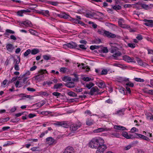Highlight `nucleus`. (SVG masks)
<instances>
[{
	"label": "nucleus",
	"instance_id": "1",
	"mask_svg": "<svg viewBox=\"0 0 153 153\" xmlns=\"http://www.w3.org/2000/svg\"><path fill=\"white\" fill-rule=\"evenodd\" d=\"M104 143V140L101 138L95 137L90 141L89 143V146L92 148L97 149L100 144Z\"/></svg>",
	"mask_w": 153,
	"mask_h": 153
},
{
	"label": "nucleus",
	"instance_id": "2",
	"mask_svg": "<svg viewBox=\"0 0 153 153\" xmlns=\"http://www.w3.org/2000/svg\"><path fill=\"white\" fill-rule=\"evenodd\" d=\"M46 72V70H41L39 71V74L34 76V78L37 80H41L44 78L43 74Z\"/></svg>",
	"mask_w": 153,
	"mask_h": 153
},
{
	"label": "nucleus",
	"instance_id": "3",
	"mask_svg": "<svg viewBox=\"0 0 153 153\" xmlns=\"http://www.w3.org/2000/svg\"><path fill=\"white\" fill-rule=\"evenodd\" d=\"M82 126V123L80 122L72 124L70 126V130L72 131H75L80 128Z\"/></svg>",
	"mask_w": 153,
	"mask_h": 153
},
{
	"label": "nucleus",
	"instance_id": "4",
	"mask_svg": "<svg viewBox=\"0 0 153 153\" xmlns=\"http://www.w3.org/2000/svg\"><path fill=\"white\" fill-rule=\"evenodd\" d=\"M118 48L117 47H112L111 49V52L113 53L112 56L114 57H117L120 56L121 54L118 51Z\"/></svg>",
	"mask_w": 153,
	"mask_h": 153
},
{
	"label": "nucleus",
	"instance_id": "5",
	"mask_svg": "<svg viewBox=\"0 0 153 153\" xmlns=\"http://www.w3.org/2000/svg\"><path fill=\"white\" fill-rule=\"evenodd\" d=\"M107 148V147L106 145L100 144L97 149V150L96 153H103Z\"/></svg>",
	"mask_w": 153,
	"mask_h": 153
},
{
	"label": "nucleus",
	"instance_id": "6",
	"mask_svg": "<svg viewBox=\"0 0 153 153\" xmlns=\"http://www.w3.org/2000/svg\"><path fill=\"white\" fill-rule=\"evenodd\" d=\"M18 59H14L13 61V64L15 69L16 71H19V64L20 61V58L19 56H17Z\"/></svg>",
	"mask_w": 153,
	"mask_h": 153
},
{
	"label": "nucleus",
	"instance_id": "7",
	"mask_svg": "<svg viewBox=\"0 0 153 153\" xmlns=\"http://www.w3.org/2000/svg\"><path fill=\"white\" fill-rule=\"evenodd\" d=\"M53 124L54 125L56 126H62L65 128H67L68 127V125L66 122L63 121L61 122L57 121L56 123H54Z\"/></svg>",
	"mask_w": 153,
	"mask_h": 153
},
{
	"label": "nucleus",
	"instance_id": "8",
	"mask_svg": "<svg viewBox=\"0 0 153 153\" xmlns=\"http://www.w3.org/2000/svg\"><path fill=\"white\" fill-rule=\"evenodd\" d=\"M89 94L91 95H92L98 94H100V92H99V90L98 88L96 86H95L92 88L91 89Z\"/></svg>",
	"mask_w": 153,
	"mask_h": 153
},
{
	"label": "nucleus",
	"instance_id": "9",
	"mask_svg": "<svg viewBox=\"0 0 153 153\" xmlns=\"http://www.w3.org/2000/svg\"><path fill=\"white\" fill-rule=\"evenodd\" d=\"M123 59L128 62H133L134 63H135L136 62L134 60V58L133 57L131 58L128 56L127 55H125L123 57Z\"/></svg>",
	"mask_w": 153,
	"mask_h": 153
},
{
	"label": "nucleus",
	"instance_id": "10",
	"mask_svg": "<svg viewBox=\"0 0 153 153\" xmlns=\"http://www.w3.org/2000/svg\"><path fill=\"white\" fill-rule=\"evenodd\" d=\"M96 84L99 88H104L105 86V85L104 82L101 80H98L96 81Z\"/></svg>",
	"mask_w": 153,
	"mask_h": 153
},
{
	"label": "nucleus",
	"instance_id": "11",
	"mask_svg": "<svg viewBox=\"0 0 153 153\" xmlns=\"http://www.w3.org/2000/svg\"><path fill=\"white\" fill-rule=\"evenodd\" d=\"M7 50L9 52H12L14 49V46L13 44H6Z\"/></svg>",
	"mask_w": 153,
	"mask_h": 153
},
{
	"label": "nucleus",
	"instance_id": "12",
	"mask_svg": "<svg viewBox=\"0 0 153 153\" xmlns=\"http://www.w3.org/2000/svg\"><path fill=\"white\" fill-rule=\"evenodd\" d=\"M64 46L68 48H76L77 47V45L75 42H71L69 43L64 44Z\"/></svg>",
	"mask_w": 153,
	"mask_h": 153
},
{
	"label": "nucleus",
	"instance_id": "13",
	"mask_svg": "<svg viewBox=\"0 0 153 153\" xmlns=\"http://www.w3.org/2000/svg\"><path fill=\"white\" fill-rule=\"evenodd\" d=\"M103 35H105V36L108 38H115L116 36L115 34L106 30L104 31V34Z\"/></svg>",
	"mask_w": 153,
	"mask_h": 153
},
{
	"label": "nucleus",
	"instance_id": "14",
	"mask_svg": "<svg viewBox=\"0 0 153 153\" xmlns=\"http://www.w3.org/2000/svg\"><path fill=\"white\" fill-rule=\"evenodd\" d=\"M63 153H74V149L73 147H68L66 148Z\"/></svg>",
	"mask_w": 153,
	"mask_h": 153
},
{
	"label": "nucleus",
	"instance_id": "15",
	"mask_svg": "<svg viewBox=\"0 0 153 153\" xmlns=\"http://www.w3.org/2000/svg\"><path fill=\"white\" fill-rule=\"evenodd\" d=\"M30 12V10H23L18 11L17 12V15L19 16H23V13Z\"/></svg>",
	"mask_w": 153,
	"mask_h": 153
},
{
	"label": "nucleus",
	"instance_id": "16",
	"mask_svg": "<svg viewBox=\"0 0 153 153\" xmlns=\"http://www.w3.org/2000/svg\"><path fill=\"white\" fill-rule=\"evenodd\" d=\"M110 130V129L108 128H99L96 129H95L94 131V133H99L101 132H102L104 131H107Z\"/></svg>",
	"mask_w": 153,
	"mask_h": 153
},
{
	"label": "nucleus",
	"instance_id": "17",
	"mask_svg": "<svg viewBox=\"0 0 153 153\" xmlns=\"http://www.w3.org/2000/svg\"><path fill=\"white\" fill-rule=\"evenodd\" d=\"M144 21L146 22L144 23V25H146L151 27H153V20L145 19Z\"/></svg>",
	"mask_w": 153,
	"mask_h": 153
},
{
	"label": "nucleus",
	"instance_id": "18",
	"mask_svg": "<svg viewBox=\"0 0 153 153\" xmlns=\"http://www.w3.org/2000/svg\"><path fill=\"white\" fill-rule=\"evenodd\" d=\"M46 141L48 143L49 145H51L53 143H55V140L51 137H48L47 138Z\"/></svg>",
	"mask_w": 153,
	"mask_h": 153
},
{
	"label": "nucleus",
	"instance_id": "19",
	"mask_svg": "<svg viewBox=\"0 0 153 153\" xmlns=\"http://www.w3.org/2000/svg\"><path fill=\"white\" fill-rule=\"evenodd\" d=\"M65 85L69 88H74L75 86V84L74 82L70 81L65 83Z\"/></svg>",
	"mask_w": 153,
	"mask_h": 153
},
{
	"label": "nucleus",
	"instance_id": "20",
	"mask_svg": "<svg viewBox=\"0 0 153 153\" xmlns=\"http://www.w3.org/2000/svg\"><path fill=\"white\" fill-rule=\"evenodd\" d=\"M94 123V120L90 118L87 119L86 121V124L89 126H90L93 125Z\"/></svg>",
	"mask_w": 153,
	"mask_h": 153
},
{
	"label": "nucleus",
	"instance_id": "21",
	"mask_svg": "<svg viewBox=\"0 0 153 153\" xmlns=\"http://www.w3.org/2000/svg\"><path fill=\"white\" fill-rule=\"evenodd\" d=\"M122 134L123 136L127 139L131 138L132 136V135L131 134L128 135V133L126 131L123 132Z\"/></svg>",
	"mask_w": 153,
	"mask_h": 153
},
{
	"label": "nucleus",
	"instance_id": "22",
	"mask_svg": "<svg viewBox=\"0 0 153 153\" xmlns=\"http://www.w3.org/2000/svg\"><path fill=\"white\" fill-rule=\"evenodd\" d=\"M21 24L24 25L26 27H31L32 25L31 22L28 20L23 21L21 23Z\"/></svg>",
	"mask_w": 153,
	"mask_h": 153
},
{
	"label": "nucleus",
	"instance_id": "23",
	"mask_svg": "<svg viewBox=\"0 0 153 153\" xmlns=\"http://www.w3.org/2000/svg\"><path fill=\"white\" fill-rule=\"evenodd\" d=\"M114 128L117 130H124L126 129V128L123 126L118 125L114 126Z\"/></svg>",
	"mask_w": 153,
	"mask_h": 153
},
{
	"label": "nucleus",
	"instance_id": "24",
	"mask_svg": "<svg viewBox=\"0 0 153 153\" xmlns=\"http://www.w3.org/2000/svg\"><path fill=\"white\" fill-rule=\"evenodd\" d=\"M63 86V85L62 83H59L55 84L53 87V88L57 89L62 88Z\"/></svg>",
	"mask_w": 153,
	"mask_h": 153
},
{
	"label": "nucleus",
	"instance_id": "25",
	"mask_svg": "<svg viewBox=\"0 0 153 153\" xmlns=\"http://www.w3.org/2000/svg\"><path fill=\"white\" fill-rule=\"evenodd\" d=\"M62 80L65 82H69L71 81V78L70 77L65 76L62 78Z\"/></svg>",
	"mask_w": 153,
	"mask_h": 153
},
{
	"label": "nucleus",
	"instance_id": "26",
	"mask_svg": "<svg viewBox=\"0 0 153 153\" xmlns=\"http://www.w3.org/2000/svg\"><path fill=\"white\" fill-rule=\"evenodd\" d=\"M137 134V136H138L139 137L143 139L144 140H145L147 141H148L149 140V139L148 137H146V136L144 135H143L141 134Z\"/></svg>",
	"mask_w": 153,
	"mask_h": 153
},
{
	"label": "nucleus",
	"instance_id": "27",
	"mask_svg": "<svg viewBox=\"0 0 153 153\" xmlns=\"http://www.w3.org/2000/svg\"><path fill=\"white\" fill-rule=\"evenodd\" d=\"M74 77L71 79V80L74 82H78L79 81V78L78 75L76 74H74Z\"/></svg>",
	"mask_w": 153,
	"mask_h": 153
},
{
	"label": "nucleus",
	"instance_id": "28",
	"mask_svg": "<svg viewBox=\"0 0 153 153\" xmlns=\"http://www.w3.org/2000/svg\"><path fill=\"white\" fill-rule=\"evenodd\" d=\"M42 15L47 16H50L49 11L48 10H42Z\"/></svg>",
	"mask_w": 153,
	"mask_h": 153
},
{
	"label": "nucleus",
	"instance_id": "29",
	"mask_svg": "<svg viewBox=\"0 0 153 153\" xmlns=\"http://www.w3.org/2000/svg\"><path fill=\"white\" fill-rule=\"evenodd\" d=\"M39 52V51L38 49H34L31 51V53L32 54L35 55Z\"/></svg>",
	"mask_w": 153,
	"mask_h": 153
},
{
	"label": "nucleus",
	"instance_id": "30",
	"mask_svg": "<svg viewBox=\"0 0 153 153\" xmlns=\"http://www.w3.org/2000/svg\"><path fill=\"white\" fill-rule=\"evenodd\" d=\"M71 18V20L72 21V22L74 23H76L80 24H81V23H82V22L79 21L78 19H74V18Z\"/></svg>",
	"mask_w": 153,
	"mask_h": 153
},
{
	"label": "nucleus",
	"instance_id": "31",
	"mask_svg": "<svg viewBox=\"0 0 153 153\" xmlns=\"http://www.w3.org/2000/svg\"><path fill=\"white\" fill-rule=\"evenodd\" d=\"M136 60L138 64L141 66H143L144 65L143 61L139 58H137Z\"/></svg>",
	"mask_w": 153,
	"mask_h": 153
},
{
	"label": "nucleus",
	"instance_id": "32",
	"mask_svg": "<svg viewBox=\"0 0 153 153\" xmlns=\"http://www.w3.org/2000/svg\"><path fill=\"white\" fill-rule=\"evenodd\" d=\"M68 95L71 97H76L77 96V95L73 91H70L68 93Z\"/></svg>",
	"mask_w": 153,
	"mask_h": 153
},
{
	"label": "nucleus",
	"instance_id": "33",
	"mask_svg": "<svg viewBox=\"0 0 153 153\" xmlns=\"http://www.w3.org/2000/svg\"><path fill=\"white\" fill-rule=\"evenodd\" d=\"M94 85L93 83L91 82H90L88 84H87L86 85V87L88 89H90Z\"/></svg>",
	"mask_w": 153,
	"mask_h": 153
},
{
	"label": "nucleus",
	"instance_id": "34",
	"mask_svg": "<svg viewBox=\"0 0 153 153\" xmlns=\"http://www.w3.org/2000/svg\"><path fill=\"white\" fill-rule=\"evenodd\" d=\"M9 120V118H2L0 119V123H5L7 122V121L8 120Z\"/></svg>",
	"mask_w": 153,
	"mask_h": 153
},
{
	"label": "nucleus",
	"instance_id": "35",
	"mask_svg": "<svg viewBox=\"0 0 153 153\" xmlns=\"http://www.w3.org/2000/svg\"><path fill=\"white\" fill-rule=\"evenodd\" d=\"M52 95L56 97L57 98H58L60 96L61 94L60 93L58 92H54L53 93Z\"/></svg>",
	"mask_w": 153,
	"mask_h": 153
},
{
	"label": "nucleus",
	"instance_id": "36",
	"mask_svg": "<svg viewBox=\"0 0 153 153\" xmlns=\"http://www.w3.org/2000/svg\"><path fill=\"white\" fill-rule=\"evenodd\" d=\"M147 118L148 119L153 120V115L150 114H148L147 115Z\"/></svg>",
	"mask_w": 153,
	"mask_h": 153
},
{
	"label": "nucleus",
	"instance_id": "37",
	"mask_svg": "<svg viewBox=\"0 0 153 153\" xmlns=\"http://www.w3.org/2000/svg\"><path fill=\"white\" fill-rule=\"evenodd\" d=\"M30 53H31V50L28 49L27 50L26 52L24 53V56H27Z\"/></svg>",
	"mask_w": 153,
	"mask_h": 153
},
{
	"label": "nucleus",
	"instance_id": "38",
	"mask_svg": "<svg viewBox=\"0 0 153 153\" xmlns=\"http://www.w3.org/2000/svg\"><path fill=\"white\" fill-rule=\"evenodd\" d=\"M112 7L114 9L116 10H119L121 9V7L119 5L114 6Z\"/></svg>",
	"mask_w": 153,
	"mask_h": 153
},
{
	"label": "nucleus",
	"instance_id": "39",
	"mask_svg": "<svg viewBox=\"0 0 153 153\" xmlns=\"http://www.w3.org/2000/svg\"><path fill=\"white\" fill-rule=\"evenodd\" d=\"M124 109H121L117 111L116 114H119V115L123 114V112L124 111Z\"/></svg>",
	"mask_w": 153,
	"mask_h": 153
},
{
	"label": "nucleus",
	"instance_id": "40",
	"mask_svg": "<svg viewBox=\"0 0 153 153\" xmlns=\"http://www.w3.org/2000/svg\"><path fill=\"white\" fill-rule=\"evenodd\" d=\"M82 79L84 81L87 82L92 80L91 78L88 77H84L82 78Z\"/></svg>",
	"mask_w": 153,
	"mask_h": 153
},
{
	"label": "nucleus",
	"instance_id": "41",
	"mask_svg": "<svg viewBox=\"0 0 153 153\" xmlns=\"http://www.w3.org/2000/svg\"><path fill=\"white\" fill-rule=\"evenodd\" d=\"M134 79L135 81L138 82H143L144 81L143 79L140 78H135Z\"/></svg>",
	"mask_w": 153,
	"mask_h": 153
},
{
	"label": "nucleus",
	"instance_id": "42",
	"mask_svg": "<svg viewBox=\"0 0 153 153\" xmlns=\"http://www.w3.org/2000/svg\"><path fill=\"white\" fill-rule=\"evenodd\" d=\"M43 59L45 60H47L51 58L50 56L47 55H44L43 56Z\"/></svg>",
	"mask_w": 153,
	"mask_h": 153
},
{
	"label": "nucleus",
	"instance_id": "43",
	"mask_svg": "<svg viewBox=\"0 0 153 153\" xmlns=\"http://www.w3.org/2000/svg\"><path fill=\"white\" fill-rule=\"evenodd\" d=\"M102 51L103 53H106L108 52V50L107 47H104L102 49Z\"/></svg>",
	"mask_w": 153,
	"mask_h": 153
},
{
	"label": "nucleus",
	"instance_id": "44",
	"mask_svg": "<svg viewBox=\"0 0 153 153\" xmlns=\"http://www.w3.org/2000/svg\"><path fill=\"white\" fill-rule=\"evenodd\" d=\"M39 94L41 95H43L44 96H48V94L46 91H40L39 92Z\"/></svg>",
	"mask_w": 153,
	"mask_h": 153
},
{
	"label": "nucleus",
	"instance_id": "45",
	"mask_svg": "<svg viewBox=\"0 0 153 153\" xmlns=\"http://www.w3.org/2000/svg\"><path fill=\"white\" fill-rule=\"evenodd\" d=\"M132 144H129V145L125 147L124 148V149L125 150H127L129 149L132 147Z\"/></svg>",
	"mask_w": 153,
	"mask_h": 153
},
{
	"label": "nucleus",
	"instance_id": "46",
	"mask_svg": "<svg viewBox=\"0 0 153 153\" xmlns=\"http://www.w3.org/2000/svg\"><path fill=\"white\" fill-rule=\"evenodd\" d=\"M70 17L69 15L65 13H63V18L64 19H69Z\"/></svg>",
	"mask_w": 153,
	"mask_h": 153
},
{
	"label": "nucleus",
	"instance_id": "47",
	"mask_svg": "<svg viewBox=\"0 0 153 153\" xmlns=\"http://www.w3.org/2000/svg\"><path fill=\"white\" fill-rule=\"evenodd\" d=\"M67 70V69L64 67L61 68L60 69V71L63 73H65Z\"/></svg>",
	"mask_w": 153,
	"mask_h": 153
},
{
	"label": "nucleus",
	"instance_id": "48",
	"mask_svg": "<svg viewBox=\"0 0 153 153\" xmlns=\"http://www.w3.org/2000/svg\"><path fill=\"white\" fill-rule=\"evenodd\" d=\"M121 27L123 28H130V26L127 25L123 24L121 26Z\"/></svg>",
	"mask_w": 153,
	"mask_h": 153
},
{
	"label": "nucleus",
	"instance_id": "49",
	"mask_svg": "<svg viewBox=\"0 0 153 153\" xmlns=\"http://www.w3.org/2000/svg\"><path fill=\"white\" fill-rule=\"evenodd\" d=\"M108 71L106 69H103L101 73V75H106L107 74Z\"/></svg>",
	"mask_w": 153,
	"mask_h": 153
},
{
	"label": "nucleus",
	"instance_id": "50",
	"mask_svg": "<svg viewBox=\"0 0 153 153\" xmlns=\"http://www.w3.org/2000/svg\"><path fill=\"white\" fill-rule=\"evenodd\" d=\"M141 7L143 9H146L148 7V5L143 4H140Z\"/></svg>",
	"mask_w": 153,
	"mask_h": 153
},
{
	"label": "nucleus",
	"instance_id": "51",
	"mask_svg": "<svg viewBox=\"0 0 153 153\" xmlns=\"http://www.w3.org/2000/svg\"><path fill=\"white\" fill-rule=\"evenodd\" d=\"M128 46L129 47L134 48L135 47V44L133 43H128Z\"/></svg>",
	"mask_w": 153,
	"mask_h": 153
},
{
	"label": "nucleus",
	"instance_id": "52",
	"mask_svg": "<svg viewBox=\"0 0 153 153\" xmlns=\"http://www.w3.org/2000/svg\"><path fill=\"white\" fill-rule=\"evenodd\" d=\"M27 78H24L23 80V83H24V84H22V83H20V85H24L25 84H26V83H27L28 82L27 81Z\"/></svg>",
	"mask_w": 153,
	"mask_h": 153
},
{
	"label": "nucleus",
	"instance_id": "53",
	"mask_svg": "<svg viewBox=\"0 0 153 153\" xmlns=\"http://www.w3.org/2000/svg\"><path fill=\"white\" fill-rule=\"evenodd\" d=\"M50 4L54 6H56L58 4V2L55 1H50Z\"/></svg>",
	"mask_w": 153,
	"mask_h": 153
},
{
	"label": "nucleus",
	"instance_id": "54",
	"mask_svg": "<svg viewBox=\"0 0 153 153\" xmlns=\"http://www.w3.org/2000/svg\"><path fill=\"white\" fill-rule=\"evenodd\" d=\"M126 85L129 86L130 87H133L134 86V84L132 83L131 82H128L126 84Z\"/></svg>",
	"mask_w": 153,
	"mask_h": 153
},
{
	"label": "nucleus",
	"instance_id": "55",
	"mask_svg": "<svg viewBox=\"0 0 153 153\" xmlns=\"http://www.w3.org/2000/svg\"><path fill=\"white\" fill-rule=\"evenodd\" d=\"M123 22V21L122 19H119L118 22V23L119 25H120V27L123 24L122 23Z\"/></svg>",
	"mask_w": 153,
	"mask_h": 153
},
{
	"label": "nucleus",
	"instance_id": "56",
	"mask_svg": "<svg viewBox=\"0 0 153 153\" xmlns=\"http://www.w3.org/2000/svg\"><path fill=\"white\" fill-rule=\"evenodd\" d=\"M136 38L139 40H141L143 39L142 36L140 34L138 35Z\"/></svg>",
	"mask_w": 153,
	"mask_h": 153
},
{
	"label": "nucleus",
	"instance_id": "57",
	"mask_svg": "<svg viewBox=\"0 0 153 153\" xmlns=\"http://www.w3.org/2000/svg\"><path fill=\"white\" fill-rule=\"evenodd\" d=\"M31 149L33 151H37L39 150V147H33L31 148Z\"/></svg>",
	"mask_w": 153,
	"mask_h": 153
},
{
	"label": "nucleus",
	"instance_id": "58",
	"mask_svg": "<svg viewBox=\"0 0 153 153\" xmlns=\"http://www.w3.org/2000/svg\"><path fill=\"white\" fill-rule=\"evenodd\" d=\"M104 31H105V30H102V29H99L98 30V32L100 34L104 35Z\"/></svg>",
	"mask_w": 153,
	"mask_h": 153
},
{
	"label": "nucleus",
	"instance_id": "59",
	"mask_svg": "<svg viewBox=\"0 0 153 153\" xmlns=\"http://www.w3.org/2000/svg\"><path fill=\"white\" fill-rule=\"evenodd\" d=\"M6 32L11 34H14L15 33L14 31L9 29H7L6 30Z\"/></svg>",
	"mask_w": 153,
	"mask_h": 153
},
{
	"label": "nucleus",
	"instance_id": "60",
	"mask_svg": "<svg viewBox=\"0 0 153 153\" xmlns=\"http://www.w3.org/2000/svg\"><path fill=\"white\" fill-rule=\"evenodd\" d=\"M85 114H87L90 116H91V113L90 110H86L85 112Z\"/></svg>",
	"mask_w": 153,
	"mask_h": 153
},
{
	"label": "nucleus",
	"instance_id": "61",
	"mask_svg": "<svg viewBox=\"0 0 153 153\" xmlns=\"http://www.w3.org/2000/svg\"><path fill=\"white\" fill-rule=\"evenodd\" d=\"M27 89L28 91L31 92H34L36 91V90L34 88H27Z\"/></svg>",
	"mask_w": 153,
	"mask_h": 153
},
{
	"label": "nucleus",
	"instance_id": "62",
	"mask_svg": "<svg viewBox=\"0 0 153 153\" xmlns=\"http://www.w3.org/2000/svg\"><path fill=\"white\" fill-rule=\"evenodd\" d=\"M79 46L80 48L83 50H86V48L83 45H79Z\"/></svg>",
	"mask_w": 153,
	"mask_h": 153
},
{
	"label": "nucleus",
	"instance_id": "63",
	"mask_svg": "<svg viewBox=\"0 0 153 153\" xmlns=\"http://www.w3.org/2000/svg\"><path fill=\"white\" fill-rule=\"evenodd\" d=\"M138 131V130L135 127H133L131 129V131L132 132H134L135 131Z\"/></svg>",
	"mask_w": 153,
	"mask_h": 153
},
{
	"label": "nucleus",
	"instance_id": "64",
	"mask_svg": "<svg viewBox=\"0 0 153 153\" xmlns=\"http://www.w3.org/2000/svg\"><path fill=\"white\" fill-rule=\"evenodd\" d=\"M16 109V108L15 107H13L11 108L10 110V112L11 113L14 112L15 111Z\"/></svg>",
	"mask_w": 153,
	"mask_h": 153
}]
</instances>
